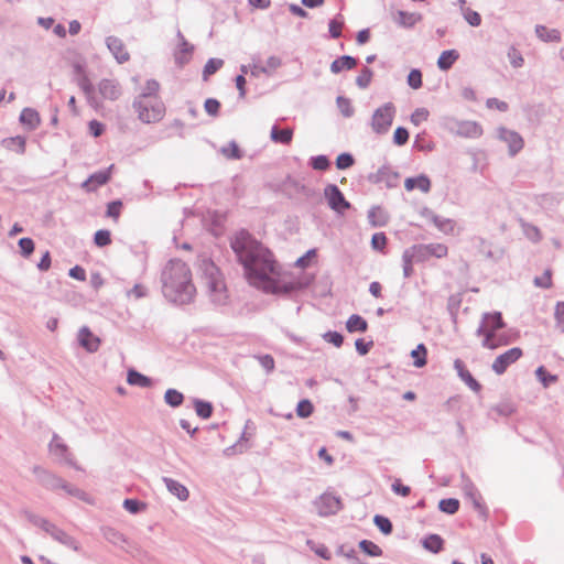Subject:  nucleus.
<instances>
[{
    "label": "nucleus",
    "mask_w": 564,
    "mask_h": 564,
    "mask_svg": "<svg viewBox=\"0 0 564 564\" xmlns=\"http://www.w3.org/2000/svg\"><path fill=\"white\" fill-rule=\"evenodd\" d=\"M230 247L251 284L260 286L270 282V274L275 272V261L267 247L246 229L230 238Z\"/></svg>",
    "instance_id": "1"
},
{
    "label": "nucleus",
    "mask_w": 564,
    "mask_h": 564,
    "mask_svg": "<svg viewBox=\"0 0 564 564\" xmlns=\"http://www.w3.org/2000/svg\"><path fill=\"white\" fill-rule=\"evenodd\" d=\"M161 282L163 295L175 304H188L196 293L191 270L181 260H170L166 263L161 274Z\"/></svg>",
    "instance_id": "2"
},
{
    "label": "nucleus",
    "mask_w": 564,
    "mask_h": 564,
    "mask_svg": "<svg viewBox=\"0 0 564 564\" xmlns=\"http://www.w3.org/2000/svg\"><path fill=\"white\" fill-rule=\"evenodd\" d=\"M476 333L482 346L490 350L512 344L518 336L517 332L506 329L500 312L485 313Z\"/></svg>",
    "instance_id": "3"
},
{
    "label": "nucleus",
    "mask_w": 564,
    "mask_h": 564,
    "mask_svg": "<svg viewBox=\"0 0 564 564\" xmlns=\"http://www.w3.org/2000/svg\"><path fill=\"white\" fill-rule=\"evenodd\" d=\"M198 269L212 302L217 305L225 304L228 299L227 289L218 267L212 259L202 258L198 263Z\"/></svg>",
    "instance_id": "4"
},
{
    "label": "nucleus",
    "mask_w": 564,
    "mask_h": 564,
    "mask_svg": "<svg viewBox=\"0 0 564 564\" xmlns=\"http://www.w3.org/2000/svg\"><path fill=\"white\" fill-rule=\"evenodd\" d=\"M441 127L452 134L463 138H478L482 134L481 126L471 120H458L453 116H443Z\"/></svg>",
    "instance_id": "5"
},
{
    "label": "nucleus",
    "mask_w": 564,
    "mask_h": 564,
    "mask_svg": "<svg viewBox=\"0 0 564 564\" xmlns=\"http://www.w3.org/2000/svg\"><path fill=\"white\" fill-rule=\"evenodd\" d=\"M132 107L138 112V118L144 123L160 121L165 112V107L160 100L152 102L149 99L142 100L141 98H135Z\"/></svg>",
    "instance_id": "6"
},
{
    "label": "nucleus",
    "mask_w": 564,
    "mask_h": 564,
    "mask_svg": "<svg viewBox=\"0 0 564 564\" xmlns=\"http://www.w3.org/2000/svg\"><path fill=\"white\" fill-rule=\"evenodd\" d=\"M395 113V107L392 102H387L375 110L371 119V128L378 133H386L392 124Z\"/></svg>",
    "instance_id": "7"
},
{
    "label": "nucleus",
    "mask_w": 564,
    "mask_h": 564,
    "mask_svg": "<svg viewBox=\"0 0 564 564\" xmlns=\"http://www.w3.org/2000/svg\"><path fill=\"white\" fill-rule=\"evenodd\" d=\"M324 196L327 199L330 209L338 214H343L351 207L350 203L345 198L339 187L335 184H328L324 188Z\"/></svg>",
    "instance_id": "8"
},
{
    "label": "nucleus",
    "mask_w": 564,
    "mask_h": 564,
    "mask_svg": "<svg viewBox=\"0 0 564 564\" xmlns=\"http://www.w3.org/2000/svg\"><path fill=\"white\" fill-rule=\"evenodd\" d=\"M32 470L36 476L37 481L50 490L61 489L62 486L66 487V481L64 479L42 468L41 466H34Z\"/></svg>",
    "instance_id": "9"
},
{
    "label": "nucleus",
    "mask_w": 564,
    "mask_h": 564,
    "mask_svg": "<svg viewBox=\"0 0 564 564\" xmlns=\"http://www.w3.org/2000/svg\"><path fill=\"white\" fill-rule=\"evenodd\" d=\"M98 93L101 99L116 101L122 95V89L117 79L104 78L98 83Z\"/></svg>",
    "instance_id": "10"
},
{
    "label": "nucleus",
    "mask_w": 564,
    "mask_h": 564,
    "mask_svg": "<svg viewBox=\"0 0 564 564\" xmlns=\"http://www.w3.org/2000/svg\"><path fill=\"white\" fill-rule=\"evenodd\" d=\"M498 135L500 140L508 144L509 154L511 156H514L522 150L524 142L518 132L501 127L498 130Z\"/></svg>",
    "instance_id": "11"
},
{
    "label": "nucleus",
    "mask_w": 564,
    "mask_h": 564,
    "mask_svg": "<svg viewBox=\"0 0 564 564\" xmlns=\"http://www.w3.org/2000/svg\"><path fill=\"white\" fill-rule=\"evenodd\" d=\"M254 431H256L254 423L251 420H247L246 424H245L243 432H242L240 438L238 440V442L236 444H234L232 446L227 447L224 451V453L226 455H232L235 453H243L245 451H247L249 447L247 443L253 436Z\"/></svg>",
    "instance_id": "12"
},
{
    "label": "nucleus",
    "mask_w": 564,
    "mask_h": 564,
    "mask_svg": "<svg viewBox=\"0 0 564 564\" xmlns=\"http://www.w3.org/2000/svg\"><path fill=\"white\" fill-rule=\"evenodd\" d=\"M112 169L113 165H110L106 170L95 172L86 181L82 183V188L90 193L95 192L98 187L107 184L111 178Z\"/></svg>",
    "instance_id": "13"
},
{
    "label": "nucleus",
    "mask_w": 564,
    "mask_h": 564,
    "mask_svg": "<svg viewBox=\"0 0 564 564\" xmlns=\"http://www.w3.org/2000/svg\"><path fill=\"white\" fill-rule=\"evenodd\" d=\"M317 508L323 517L335 514L341 509L340 498L333 494H323L317 501Z\"/></svg>",
    "instance_id": "14"
},
{
    "label": "nucleus",
    "mask_w": 564,
    "mask_h": 564,
    "mask_svg": "<svg viewBox=\"0 0 564 564\" xmlns=\"http://www.w3.org/2000/svg\"><path fill=\"white\" fill-rule=\"evenodd\" d=\"M399 177L398 172L392 171L390 167L382 166L376 174H371L369 180L372 183H384L387 187L392 188L398 185Z\"/></svg>",
    "instance_id": "15"
},
{
    "label": "nucleus",
    "mask_w": 564,
    "mask_h": 564,
    "mask_svg": "<svg viewBox=\"0 0 564 564\" xmlns=\"http://www.w3.org/2000/svg\"><path fill=\"white\" fill-rule=\"evenodd\" d=\"M312 279L294 280L289 282L273 283L272 292L275 294H292L293 292L306 289Z\"/></svg>",
    "instance_id": "16"
},
{
    "label": "nucleus",
    "mask_w": 564,
    "mask_h": 564,
    "mask_svg": "<svg viewBox=\"0 0 564 564\" xmlns=\"http://www.w3.org/2000/svg\"><path fill=\"white\" fill-rule=\"evenodd\" d=\"M79 87L80 89L83 90V93L85 94V97L87 99V102L88 105L95 109L96 111H99L101 108H102V100L99 99L96 94H95V86L93 85V83L89 80V78L84 75L80 79H79Z\"/></svg>",
    "instance_id": "17"
},
{
    "label": "nucleus",
    "mask_w": 564,
    "mask_h": 564,
    "mask_svg": "<svg viewBox=\"0 0 564 564\" xmlns=\"http://www.w3.org/2000/svg\"><path fill=\"white\" fill-rule=\"evenodd\" d=\"M106 44L119 64H122V63H126L127 61H129L130 55L126 51L123 42L119 37L108 36L106 39Z\"/></svg>",
    "instance_id": "18"
},
{
    "label": "nucleus",
    "mask_w": 564,
    "mask_h": 564,
    "mask_svg": "<svg viewBox=\"0 0 564 564\" xmlns=\"http://www.w3.org/2000/svg\"><path fill=\"white\" fill-rule=\"evenodd\" d=\"M79 345L87 350V352H95L99 348L100 339L95 336L87 326H84L78 332Z\"/></svg>",
    "instance_id": "19"
},
{
    "label": "nucleus",
    "mask_w": 564,
    "mask_h": 564,
    "mask_svg": "<svg viewBox=\"0 0 564 564\" xmlns=\"http://www.w3.org/2000/svg\"><path fill=\"white\" fill-rule=\"evenodd\" d=\"M422 215L429 218L435 227L444 234H452L455 228V223L452 219L443 218L435 215L431 209L424 208Z\"/></svg>",
    "instance_id": "20"
},
{
    "label": "nucleus",
    "mask_w": 564,
    "mask_h": 564,
    "mask_svg": "<svg viewBox=\"0 0 564 564\" xmlns=\"http://www.w3.org/2000/svg\"><path fill=\"white\" fill-rule=\"evenodd\" d=\"M454 367L457 370L458 377L468 386L470 390L474 392H479L481 390V384L466 369L464 362L460 359L455 360Z\"/></svg>",
    "instance_id": "21"
},
{
    "label": "nucleus",
    "mask_w": 564,
    "mask_h": 564,
    "mask_svg": "<svg viewBox=\"0 0 564 564\" xmlns=\"http://www.w3.org/2000/svg\"><path fill=\"white\" fill-rule=\"evenodd\" d=\"M422 20V15L420 13L406 12L403 10H398L393 15V21L405 29L413 28L419 21Z\"/></svg>",
    "instance_id": "22"
},
{
    "label": "nucleus",
    "mask_w": 564,
    "mask_h": 564,
    "mask_svg": "<svg viewBox=\"0 0 564 564\" xmlns=\"http://www.w3.org/2000/svg\"><path fill=\"white\" fill-rule=\"evenodd\" d=\"M46 533L61 544L73 550H77V542L74 538L67 534L64 530L57 528L55 524L52 523Z\"/></svg>",
    "instance_id": "23"
},
{
    "label": "nucleus",
    "mask_w": 564,
    "mask_h": 564,
    "mask_svg": "<svg viewBox=\"0 0 564 564\" xmlns=\"http://www.w3.org/2000/svg\"><path fill=\"white\" fill-rule=\"evenodd\" d=\"M50 452L53 455L59 456L65 460L68 465H74L73 459L70 458V455L68 453V447L63 442H59V436L57 434L53 435V438L48 445Z\"/></svg>",
    "instance_id": "24"
},
{
    "label": "nucleus",
    "mask_w": 564,
    "mask_h": 564,
    "mask_svg": "<svg viewBox=\"0 0 564 564\" xmlns=\"http://www.w3.org/2000/svg\"><path fill=\"white\" fill-rule=\"evenodd\" d=\"M368 220L372 227H384L389 221V214L380 206H372L368 210Z\"/></svg>",
    "instance_id": "25"
},
{
    "label": "nucleus",
    "mask_w": 564,
    "mask_h": 564,
    "mask_svg": "<svg viewBox=\"0 0 564 564\" xmlns=\"http://www.w3.org/2000/svg\"><path fill=\"white\" fill-rule=\"evenodd\" d=\"M357 64L358 59L356 57L343 55L332 62L329 69L333 74H338L344 69L350 70L355 68Z\"/></svg>",
    "instance_id": "26"
},
{
    "label": "nucleus",
    "mask_w": 564,
    "mask_h": 564,
    "mask_svg": "<svg viewBox=\"0 0 564 564\" xmlns=\"http://www.w3.org/2000/svg\"><path fill=\"white\" fill-rule=\"evenodd\" d=\"M535 35L545 43H558L561 42V32L557 29H549L545 25H535Z\"/></svg>",
    "instance_id": "27"
},
{
    "label": "nucleus",
    "mask_w": 564,
    "mask_h": 564,
    "mask_svg": "<svg viewBox=\"0 0 564 564\" xmlns=\"http://www.w3.org/2000/svg\"><path fill=\"white\" fill-rule=\"evenodd\" d=\"M404 187L406 191L419 188L423 193H429L431 189V181L426 175L421 174L416 177H408L404 182Z\"/></svg>",
    "instance_id": "28"
},
{
    "label": "nucleus",
    "mask_w": 564,
    "mask_h": 564,
    "mask_svg": "<svg viewBox=\"0 0 564 564\" xmlns=\"http://www.w3.org/2000/svg\"><path fill=\"white\" fill-rule=\"evenodd\" d=\"M20 122L29 130H35L41 123L40 115L33 108H24L20 113Z\"/></svg>",
    "instance_id": "29"
},
{
    "label": "nucleus",
    "mask_w": 564,
    "mask_h": 564,
    "mask_svg": "<svg viewBox=\"0 0 564 564\" xmlns=\"http://www.w3.org/2000/svg\"><path fill=\"white\" fill-rule=\"evenodd\" d=\"M163 482L172 495L176 496L182 501L187 500L189 494L184 485L169 477H163Z\"/></svg>",
    "instance_id": "30"
},
{
    "label": "nucleus",
    "mask_w": 564,
    "mask_h": 564,
    "mask_svg": "<svg viewBox=\"0 0 564 564\" xmlns=\"http://www.w3.org/2000/svg\"><path fill=\"white\" fill-rule=\"evenodd\" d=\"M270 138L275 143L290 144L293 138V129H280L278 126L271 128Z\"/></svg>",
    "instance_id": "31"
},
{
    "label": "nucleus",
    "mask_w": 564,
    "mask_h": 564,
    "mask_svg": "<svg viewBox=\"0 0 564 564\" xmlns=\"http://www.w3.org/2000/svg\"><path fill=\"white\" fill-rule=\"evenodd\" d=\"M521 355H498L492 364V370L497 375H502L508 366L516 362Z\"/></svg>",
    "instance_id": "32"
},
{
    "label": "nucleus",
    "mask_w": 564,
    "mask_h": 564,
    "mask_svg": "<svg viewBox=\"0 0 564 564\" xmlns=\"http://www.w3.org/2000/svg\"><path fill=\"white\" fill-rule=\"evenodd\" d=\"M458 58L459 53L456 50L444 51L437 59V67L441 70H448Z\"/></svg>",
    "instance_id": "33"
},
{
    "label": "nucleus",
    "mask_w": 564,
    "mask_h": 564,
    "mask_svg": "<svg viewBox=\"0 0 564 564\" xmlns=\"http://www.w3.org/2000/svg\"><path fill=\"white\" fill-rule=\"evenodd\" d=\"M127 382L131 386H138L142 388H148L152 384V380L137 371L134 368H130L127 373Z\"/></svg>",
    "instance_id": "34"
},
{
    "label": "nucleus",
    "mask_w": 564,
    "mask_h": 564,
    "mask_svg": "<svg viewBox=\"0 0 564 564\" xmlns=\"http://www.w3.org/2000/svg\"><path fill=\"white\" fill-rule=\"evenodd\" d=\"M422 545L425 550L437 554L443 550L444 540L438 534H429L422 540Z\"/></svg>",
    "instance_id": "35"
},
{
    "label": "nucleus",
    "mask_w": 564,
    "mask_h": 564,
    "mask_svg": "<svg viewBox=\"0 0 564 564\" xmlns=\"http://www.w3.org/2000/svg\"><path fill=\"white\" fill-rule=\"evenodd\" d=\"M346 328L349 333H364L368 328L367 321L360 315L352 314L346 322Z\"/></svg>",
    "instance_id": "36"
},
{
    "label": "nucleus",
    "mask_w": 564,
    "mask_h": 564,
    "mask_svg": "<svg viewBox=\"0 0 564 564\" xmlns=\"http://www.w3.org/2000/svg\"><path fill=\"white\" fill-rule=\"evenodd\" d=\"M404 251L409 253L408 257H411L414 260V262H424L427 259H430L429 251L425 245H414L405 249Z\"/></svg>",
    "instance_id": "37"
},
{
    "label": "nucleus",
    "mask_w": 564,
    "mask_h": 564,
    "mask_svg": "<svg viewBox=\"0 0 564 564\" xmlns=\"http://www.w3.org/2000/svg\"><path fill=\"white\" fill-rule=\"evenodd\" d=\"M196 414L202 419H209L213 414V404L200 399L194 400Z\"/></svg>",
    "instance_id": "38"
},
{
    "label": "nucleus",
    "mask_w": 564,
    "mask_h": 564,
    "mask_svg": "<svg viewBox=\"0 0 564 564\" xmlns=\"http://www.w3.org/2000/svg\"><path fill=\"white\" fill-rule=\"evenodd\" d=\"M460 488L468 499L479 494L471 479L464 471L460 474Z\"/></svg>",
    "instance_id": "39"
},
{
    "label": "nucleus",
    "mask_w": 564,
    "mask_h": 564,
    "mask_svg": "<svg viewBox=\"0 0 564 564\" xmlns=\"http://www.w3.org/2000/svg\"><path fill=\"white\" fill-rule=\"evenodd\" d=\"M373 523L384 535H389L393 531V524L391 520L382 514H376L373 517Z\"/></svg>",
    "instance_id": "40"
},
{
    "label": "nucleus",
    "mask_w": 564,
    "mask_h": 564,
    "mask_svg": "<svg viewBox=\"0 0 564 564\" xmlns=\"http://www.w3.org/2000/svg\"><path fill=\"white\" fill-rule=\"evenodd\" d=\"M164 401L172 408H178L184 401V395L176 389H167L164 394Z\"/></svg>",
    "instance_id": "41"
},
{
    "label": "nucleus",
    "mask_w": 564,
    "mask_h": 564,
    "mask_svg": "<svg viewBox=\"0 0 564 564\" xmlns=\"http://www.w3.org/2000/svg\"><path fill=\"white\" fill-rule=\"evenodd\" d=\"M459 500L455 498H445L440 500L438 509L447 514H455L459 509Z\"/></svg>",
    "instance_id": "42"
},
{
    "label": "nucleus",
    "mask_w": 564,
    "mask_h": 564,
    "mask_svg": "<svg viewBox=\"0 0 564 564\" xmlns=\"http://www.w3.org/2000/svg\"><path fill=\"white\" fill-rule=\"evenodd\" d=\"M3 143L7 149L14 150L19 153H24L25 151V138L21 135H17L13 138H8L3 140Z\"/></svg>",
    "instance_id": "43"
},
{
    "label": "nucleus",
    "mask_w": 564,
    "mask_h": 564,
    "mask_svg": "<svg viewBox=\"0 0 564 564\" xmlns=\"http://www.w3.org/2000/svg\"><path fill=\"white\" fill-rule=\"evenodd\" d=\"M220 152L230 160H239L242 158V152L236 141H230L226 147H223Z\"/></svg>",
    "instance_id": "44"
},
{
    "label": "nucleus",
    "mask_w": 564,
    "mask_h": 564,
    "mask_svg": "<svg viewBox=\"0 0 564 564\" xmlns=\"http://www.w3.org/2000/svg\"><path fill=\"white\" fill-rule=\"evenodd\" d=\"M535 376L539 379V381L543 384L544 388L550 387L552 383L556 382V380H557V376L551 375L550 372H547V370L543 366H540L535 370Z\"/></svg>",
    "instance_id": "45"
},
{
    "label": "nucleus",
    "mask_w": 564,
    "mask_h": 564,
    "mask_svg": "<svg viewBox=\"0 0 564 564\" xmlns=\"http://www.w3.org/2000/svg\"><path fill=\"white\" fill-rule=\"evenodd\" d=\"M360 550L369 556L377 557L382 554V550L370 540H361L359 542Z\"/></svg>",
    "instance_id": "46"
},
{
    "label": "nucleus",
    "mask_w": 564,
    "mask_h": 564,
    "mask_svg": "<svg viewBox=\"0 0 564 564\" xmlns=\"http://www.w3.org/2000/svg\"><path fill=\"white\" fill-rule=\"evenodd\" d=\"M337 107L345 118H350L355 113V109L348 98L338 96L336 99Z\"/></svg>",
    "instance_id": "47"
},
{
    "label": "nucleus",
    "mask_w": 564,
    "mask_h": 564,
    "mask_svg": "<svg viewBox=\"0 0 564 564\" xmlns=\"http://www.w3.org/2000/svg\"><path fill=\"white\" fill-rule=\"evenodd\" d=\"M122 506L128 512L132 514L140 513L147 508V505L144 502L131 498L124 499Z\"/></svg>",
    "instance_id": "48"
},
{
    "label": "nucleus",
    "mask_w": 564,
    "mask_h": 564,
    "mask_svg": "<svg viewBox=\"0 0 564 564\" xmlns=\"http://www.w3.org/2000/svg\"><path fill=\"white\" fill-rule=\"evenodd\" d=\"M372 76V70L365 66L361 68L360 74L356 78V85L361 89H366L370 85Z\"/></svg>",
    "instance_id": "49"
},
{
    "label": "nucleus",
    "mask_w": 564,
    "mask_h": 564,
    "mask_svg": "<svg viewBox=\"0 0 564 564\" xmlns=\"http://www.w3.org/2000/svg\"><path fill=\"white\" fill-rule=\"evenodd\" d=\"M224 65V61L220 58H209L204 66L203 77L206 79L208 76L215 74Z\"/></svg>",
    "instance_id": "50"
},
{
    "label": "nucleus",
    "mask_w": 564,
    "mask_h": 564,
    "mask_svg": "<svg viewBox=\"0 0 564 564\" xmlns=\"http://www.w3.org/2000/svg\"><path fill=\"white\" fill-rule=\"evenodd\" d=\"M314 405L308 399L301 400L296 405V414L301 419H306L312 415Z\"/></svg>",
    "instance_id": "51"
},
{
    "label": "nucleus",
    "mask_w": 564,
    "mask_h": 564,
    "mask_svg": "<svg viewBox=\"0 0 564 564\" xmlns=\"http://www.w3.org/2000/svg\"><path fill=\"white\" fill-rule=\"evenodd\" d=\"M194 47L186 40L180 43V52L175 54V62L180 65L187 63L188 58L185 57L186 54H191Z\"/></svg>",
    "instance_id": "52"
},
{
    "label": "nucleus",
    "mask_w": 564,
    "mask_h": 564,
    "mask_svg": "<svg viewBox=\"0 0 564 564\" xmlns=\"http://www.w3.org/2000/svg\"><path fill=\"white\" fill-rule=\"evenodd\" d=\"M26 519L35 527L41 528L43 531H47L52 524L48 520L33 513L30 511H25Z\"/></svg>",
    "instance_id": "53"
},
{
    "label": "nucleus",
    "mask_w": 564,
    "mask_h": 564,
    "mask_svg": "<svg viewBox=\"0 0 564 564\" xmlns=\"http://www.w3.org/2000/svg\"><path fill=\"white\" fill-rule=\"evenodd\" d=\"M160 84L155 79H149L145 83V87L143 89V93L138 96L137 98H141L142 100L149 99L151 97H154L156 93L159 91Z\"/></svg>",
    "instance_id": "54"
},
{
    "label": "nucleus",
    "mask_w": 564,
    "mask_h": 564,
    "mask_svg": "<svg viewBox=\"0 0 564 564\" xmlns=\"http://www.w3.org/2000/svg\"><path fill=\"white\" fill-rule=\"evenodd\" d=\"M104 536L107 541L115 545H120L121 543L126 542L123 534L112 528H106L104 530Z\"/></svg>",
    "instance_id": "55"
},
{
    "label": "nucleus",
    "mask_w": 564,
    "mask_h": 564,
    "mask_svg": "<svg viewBox=\"0 0 564 564\" xmlns=\"http://www.w3.org/2000/svg\"><path fill=\"white\" fill-rule=\"evenodd\" d=\"M429 251V257L444 258L447 256V247L443 243H429L425 245Z\"/></svg>",
    "instance_id": "56"
},
{
    "label": "nucleus",
    "mask_w": 564,
    "mask_h": 564,
    "mask_svg": "<svg viewBox=\"0 0 564 564\" xmlns=\"http://www.w3.org/2000/svg\"><path fill=\"white\" fill-rule=\"evenodd\" d=\"M94 242L98 247H106L111 243V235L107 229H99L95 232Z\"/></svg>",
    "instance_id": "57"
},
{
    "label": "nucleus",
    "mask_w": 564,
    "mask_h": 564,
    "mask_svg": "<svg viewBox=\"0 0 564 564\" xmlns=\"http://www.w3.org/2000/svg\"><path fill=\"white\" fill-rule=\"evenodd\" d=\"M307 545L317 556L326 561L330 560L332 555L326 545L315 544L312 540H307Z\"/></svg>",
    "instance_id": "58"
},
{
    "label": "nucleus",
    "mask_w": 564,
    "mask_h": 564,
    "mask_svg": "<svg viewBox=\"0 0 564 564\" xmlns=\"http://www.w3.org/2000/svg\"><path fill=\"white\" fill-rule=\"evenodd\" d=\"M310 163H311V166L317 171H325L329 167V164H330L328 158L323 154L312 156Z\"/></svg>",
    "instance_id": "59"
},
{
    "label": "nucleus",
    "mask_w": 564,
    "mask_h": 564,
    "mask_svg": "<svg viewBox=\"0 0 564 564\" xmlns=\"http://www.w3.org/2000/svg\"><path fill=\"white\" fill-rule=\"evenodd\" d=\"M355 163V159L350 153H340L336 159V167L338 170H346L352 166Z\"/></svg>",
    "instance_id": "60"
},
{
    "label": "nucleus",
    "mask_w": 564,
    "mask_h": 564,
    "mask_svg": "<svg viewBox=\"0 0 564 564\" xmlns=\"http://www.w3.org/2000/svg\"><path fill=\"white\" fill-rule=\"evenodd\" d=\"M508 59L510 62V64L514 67V68H519V67H522L523 63H524V59H523V56L522 54L520 53V51H518L514 46H511L508 51Z\"/></svg>",
    "instance_id": "61"
},
{
    "label": "nucleus",
    "mask_w": 564,
    "mask_h": 564,
    "mask_svg": "<svg viewBox=\"0 0 564 564\" xmlns=\"http://www.w3.org/2000/svg\"><path fill=\"white\" fill-rule=\"evenodd\" d=\"M21 254L25 258L30 257L34 251V241L31 238H21L18 242Z\"/></svg>",
    "instance_id": "62"
},
{
    "label": "nucleus",
    "mask_w": 564,
    "mask_h": 564,
    "mask_svg": "<svg viewBox=\"0 0 564 564\" xmlns=\"http://www.w3.org/2000/svg\"><path fill=\"white\" fill-rule=\"evenodd\" d=\"M408 85L413 89H419L422 87V73L420 69H412L408 75Z\"/></svg>",
    "instance_id": "63"
},
{
    "label": "nucleus",
    "mask_w": 564,
    "mask_h": 564,
    "mask_svg": "<svg viewBox=\"0 0 564 564\" xmlns=\"http://www.w3.org/2000/svg\"><path fill=\"white\" fill-rule=\"evenodd\" d=\"M557 326L564 333V302H557L554 312Z\"/></svg>",
    "instance_id": "64"
}]
</instances>
